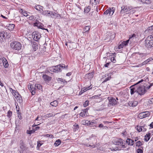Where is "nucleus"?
I'll return each instance as SVG.
<instances>
[{
  "label": "nucleus",
  "mask_w": 153,
  "mask_h": 153,
  "mask_svg": "<svg viewBox=\"0 0 153 153\" xmlns=\"http://www.w3.org/2000/svg\"><path fill=\"white\" fill-rule=\"evenodd\" d=\"M113 143L115 145L119 146L115 148H112V150L116 151L120 150L121 148H125L126 146L125 145H123V140L120 139H117L113 141Z\"/></svg>",
  "instance_id": "nucleus-1"
},
{
  "label": "nucleus",
  "mask_w": 153,
  "mask_h": 153,
  "mask_svg": "<svg viewBox=\"0 0 153 153\" xmlns=\"http://www.w3.org/2000/svg\"><path fill=\"white\" fill-rule=\"evenodd\" d=\"M68 67V65L65 66L64 64H60L51 68L50 71L51 72L57 73L61 71L62 69H67Z\"/></svg>",
  "instance_id": "nucleus-2"
},
{
  "label": "nucleus",
  "mask_w": 153,
  "mask_h": 153,
  "mask_svg": "<svg viewBox=\"0 0 153 153\" xmlns=\"http://www.w3.org/2000/svg\"><path fill=\"white\" fill-rule=\"evenodd\" d=\"M145 44L147 48H153V34L146 37L145 40Z\"/></svg>",
  "instance_id": "nucleus-3"
},
{
  "label": "nucleus",
  "mask_w": 153,
  "mask_h": 153,
  "mask_svg": "<svg viewBox=\"0 0 153 153\" xmlns=\"http://www.w3.org/2000/svg\"><path fill=\"white\" fill-rule=\"evenodd\" d=\"M35 87H33V85H32L30 84L28 85V88L29 90L31 92L32 95H34L36 93V90L38 89L39 90H41L42 89V87L41 85L36 84L35 85Z\"/></svg>",
  "instance_id": "nucleus-4"
},
{
  "label": "nucleus",
  "mask_w": 153,
  "mask_h": 153,
  "mask_svg": "<svg viewBox=\"0 0 153 153\" xmlns=\"http://www.w3.org/2000/svg\"><path fill=\"white\" fill-rule=\"evenodd\" d=\"M10 46L12 49L17 51H19L22 48L21 44L17 41H14L11 42Z\"/></svg>",
  "instance_id": "nucleus-5"
},
{
  "label": "nucleus",
  "mask_w": 153,
  "mask_h": 153,
  "mask_svg": "<svg viewBox=\"0 0 153 153\" xmlns=\"http://www.w3.org/2000/svg\"><path fill=\"white\" fill-rule=\"evenodd\" d=\"M143 79H142L140 81H138L136 83L134 84V85H132L130 86V93L131 95L135 93H137V84H139L140 83L143 82Z\"/></svg>",
  "instance_id": "nucleus-6"
},
{
  "label": "nucleus",
  "mask_w": 153,
  "mask_h": 153,
  "mask_svg": "<svg viewBox=\"0 0 153 153\" xmlns=\"http://www.w3.org/2000/svg\"><path fill=\"white\" fill-rule=\"evenodd\" d=\"M137 93L140 95H143L146 92L145 86L139 84L137 85Z\"/></svg>",
  "instance_id": "nucleus-7"
},
{
  "label": "nucleus",
  "mask_w": 153,
  "mask_h": 153,
  "mask_svg": "<svg viewBox=\"0 0 153 153\" xmlns=\"http://www.w3.org/2000/svg\"><path fill=\"white\" fill-rule=\"evenodd\" d=\"M11 89L12 90V93L14 95V96L17 99V101L20 103L22 102V100L19 93L15 90H13L12 88H11Z\"/></svg>",
  "instance_id": "nucleus-8"
},
{
  "label": "nucleus",
  "mask_w": 153,
  "mask_h": 153,
  "mask_svg": "<svg viewBox=\"0 0 153 153\" xmlns=\"http://www.w3.org/2000/svg\"><path fill=\"white\" fill-rule=\"evenodd\" d=\"M150 114V112L148 111L142 112L139 114L138 117L140 119H142L149 117Z\"/></svg>",
  "instance_id": "nucleus-9"
},
{
  "label": "nucleus",
  "mask_w": 153,
  "mask_h": 153,
  "mask_svg": "<svg viewBox=\"0 0 153 153\" xmlns=\"http://www.w3.org/2000/svg\"><path fill=\"white\" fill-rule=\"evenodd\" d=\"M115 8L113 7L111 8H109L107 9L104 13V15L109 14L110 16H111L114 12Z\"/></svg>",
  "instance_id": "nucleus-10"
},
{
  "label": "nucleus",
  "mask_w": 153,
  "mask_h": 153,
  "mask_svg": "<svg viewBox=\"0 0 153 153\" xmlns=\"http://www.w3.org/2000/svg\"><path fill=\"white\" fill-rule=\"evenodd\" d=\"M108 99L110 105L113 106L117 104V102L114 98L111 97H109L108 98Z\"/></svg>",
  "instance_id": "nucleus-11"
},
{
  "label": "nucleus",
  "mask_w": 153,
  "mask_h": 153,
  "mask_svg": "<svg viewBox=\"0 0 153 153\" xmlns=\"http://www.w3.org/2000/svg\"><path fill=\"white\" fill-rule=\"evenodd\" d=\"M132 9V7L131 6H123L121 7V10L120 11V13H123L128 12Z\"/></svg>",
  "instance_id": "nucleus-12"
},
{
  "label": "nucleus",
  "mask_w": 153,
  "mask_h": 153,
  "mask_svg": "<svg viewBox=\"0 0 153 153\" xmlns=\"http://www.w3.org/2000/svg\"><path fill=\"white\" fill-rule=\"evenodd\" d=\"M32 36L33 39L36 41H38L40 38V34L38 32L35 31L33 33Z\"/></svg>",
  "instance_id": "nucleus-13"
},
{
  "label": "nucleus",
  "mask_w": 153,
  "mask_h": 153,
  "mask_svg": "<svg viewBox=\"0 0 153 153\" xmlns=\"http://www.w3.org/2000/svg\"><path fill=\"white\" fill-rule=\"evenodd\" d=\"M136 35L135 34H133L131 36L129 37V39L126 40L128 41V43L130 41V43H133L136 42L137 41V38L136 37Z\"/></svg>",
  "instance_id": "nucleus-14"
},
{
  "label": "nucleus",
  "mask_w": 153,
  "mask_h": 153,
  "mask_svg": "<svg viewBox=\"0 0 153 153\" xmlns=\"http://www.w3.org/2000/svg\"><path fill=\"white\" fill-rule=\"evenodd\" d=\"M113 74L112 73H109L106 74L105 75L103 76V78H105V80L103 81V82H105L107 81L110 80L111 78V76Z\"/></svg>",
  "instance_id": "nucleus-15"
},
{
  "label": "nucleus",
  "mask_w": 153,
  "mask_h": 153,
  "mask_svg": "<svg viewBox=\"0 0 153 153\" xmlns=\"http://www.w3.org/2000/svg\"><path fill=\"white\" fill-rule=\"evenodd\" d=\"M44 81L46 83H48L51 80L52 78L46 74H43L42 76Z\"/></svg>",
  "instance_id": "nucleus-16"
},
{
  "label": "nucleus",
  "mask_w": 153,
  "mask_h": 153,
  "mask_svg": "<svg viewBox=\"0 0 153 153\" xmlns=\"http://www.w3.org/2000/svg\"><path fill=\"white\" fill-rule=\"evenodd\" d=\"M7 33L6 31L0 32V42H1L3 41V39H5L7 36Z\"/></svg>",
  "instance_id": "nucleus-17"
},
{
  "label": "nucleus",
  "mask_w": 153,
  "mask_h": 153,
  "mask_svg": "<svg viewBox=\"0 0 153 153\" xmlns=\"http://www.w3.org/2000/svg\"><path fill=\"white\" fill-rule=\"evenodd\" d=\"M128 41H124L122 42L118 46V48L120 49L123 48L125 46H126L128 45Z\"/></svg>",
  "instance_id": "nucleus-18"
},
{
  "label": "nucleus",
  "mask_w": 153,
  "mask_h": 153,
  "mask_svg": "<svg viewBox=\"0 0 153 153\" xmlns=\"http://www.w3.org/2000/svg\"><path fill=\"white\" fill-rule=\"evenodd\" d=\"M32 47L33 50L34 51H36V50L37 49L38 47V44L36 42H32Z\"/></svg>",
  "instance_id": "nucleus-19"
},
{
  "label": "nucleus",
  "mask_w": 153,
  "mask_h": 153,
  "mask_svg": "<svg viewBox=\"0 0 153 153\" xmlns=\"http://www.w3.org/2000/svg\"><path fill=\"white\" fill-rule=\"evenodd\" d=\"M138 104L137 101H133L130 102L128 103L129 105L130 106L135 107Z\"/></svg>",
  "instance_id": "nucleus-20"
},
{
  "label": "nucleus",
  "mask_w": 153,
  "mask_h": 153,
  "mask_svg": "<svg viewBox=\"0 0 153 153\" xmlns=\"http://www.w3.org/2000/svg\"><path fill=\"white\" fill-rule=\"evenodd\" d=\"M95 124V123L94 122L89 121L87 120H85L84 125L91 126L94 125Z\"/></svg>",
  "instance_id": "nucleus-21"
},
{
  "label": "nucleus",
  "mask_w": 153,
  "mask_h": 153,
  "mask_svg": "<svg viewBox=\"0 0 153 153\" xmlns=\"http://www.w3.org/2000/svg\"><path fill=\"white\" fill-rule=\"evenodd\" d=\"M58 83H63L64 84H66L67 83V82L64 79L61 78H58L56 79Z\"/></svg>",
  "instance_id": "nucleus-22"
},
{
  "label": "nucleus",
  "mask_w": 153,
  "mask_h": 153,
  "mask_svg": "<svg viewBox=\"0 0 153 153\" xmlns=\"http://www.w3.org/2000/svg\"><path fill=\"white\" fill-rule=\"evenodd\" d=\"M126 142L128 145L132 146L134 143V141L131 139L128 138L126 140Z\"/></svg>",
  "instance_id": "nucleus-23"
},
{
  "label": "nucleus",
  "mask_w": 153,
  "mask_h": 153,
  "mask_svg": "<svg viewBox=\"0 0 153 153\" xmlns=\"http://www.w3.org/2000/svg\"><path fill=\"white\" fill-rule=\"evenodd\" d=\"M3 61L2 62H3V64L4 67L5 68H7L8 67L9 64L8 63L6 59L4 58L3 59Z\"/></svg>",
  "instance_id": "nucleus-24"
},
{
  "label": "nucleus",
  "mask_w": 153,
  "mask_h": 153,
  "mask_svg": "<svg viewBox=\"0 0 153 153\" xmlns=\"http://www.w3.org/2000/svg\"><path fill=\"white\" fill-rule=\"evenodd\" d=\"M99 3V0H90V4L92 5H97Z\"/></svg>",
  "instance_id": "nucleus-25"
},
{
  "label": "nucleus",
  "mask_w": 153,
  "mask_h": 153,
  "mask_svg": "<svg viewBox=\"0 0 153 153\" xmlns=\"http://www.w3.org/2000/svg\"><path fill=\"white\" fill-rule=\"evenodd\" d=\"M20 148L22 150H25V145L22 140H21L20 141Z\"/></svg>",
  "instance_id": "nucleus-26"
},
{
  "label": "nucleus",
  "mask_w": 153,
  "mask_h": 153,
  "mask_svg": "<svg viewBox=\"0 0 153 153\" xmlns=\"http://www.w3.org/2000/svg\"><path fill=\"white\" fill-rule=\"evenodd\" d=\"M34 8L37 10L41 11L42 10L43 7L39 5H35L34 6Z\"/></svg>",
  "instance_id": "nucleus-27"
},
{
  "label": "nucleus",
  "mask_w": 153,
  "mask_h": 153,
  "mask_svg": "<svg viewBox=\"0 0 153 153\" xmlns=\"http://www.w3.org/2000/svg\"><path fill=\"white\" fill-rule=\"evenodd\" d=\"M108 36L107 37V39H109L108 41H110L111 40L113 39L115 37V35L114 34H113L111 35L108 34Z\"/></svg>",
  "instance_id": "nucleus-28"
},
{
  "label": "nucleus",
  "mask_w": 153,
  "mask_h": 153,
  "mask_svg": "<svg viewBox=\"0 0 153 153\" xmlns=\"http://www.w3.org/2000/svg\"><path fill=\"white\" fill-rule=\"evenodd\" d=\"M19 11L25 16H28L27 14L28 12L26 11L23 10L22 9H21Z\"/></svg>",
  "instance_id": "nucleus-29"
},
{
  "label": "nucleus",
  "mask_w": 153,
  "mask_h": 153,
  "mask_svg": "<svg viewBox=\"0 0 153 153\" xmlns=\"http://www.w3.org/2000/svg\"><path fill=\"white\" fill-rule=\"evenodd\" d=\"M148 62H149L148 61V60H146L143 62L141 64L138 65L137 66H136V67H141L144 65H146Z\"/></svg>",
  "instance_id": "nucleus-30"
},
{
  "label": "nucleus",
  "mask_w": 153,
  "mask_h": 153,
  "mask_svg": "<svg viewBox=\"0 0 153 153\" xmlns=\"http://www.w3.org/2000/svg\"><path fill=\"white\" fill-rule=\"evenodd\" d=\"M90 28V27L89 26H86L83 29V33L88 32Z\"/></svg>",
  "instance_id": "nucleus-31"
},
{
  "label": "nucleus",
  "mask_w": 153,
  "mask_h": 153,
  "mask_svg": "<svg viewBox=\"0 0 153 153\" xmlns=\"http://www.w3.org/2000/svg\"><path fill=\"white\" fill-rule=\"evenodd\" d=\"M50 104L52 106L56 107L58 105V102L56 100H54L51 102Z\"/></svg>",
  "instance_id": "nucleus-32"
},
{
  "label": "nucleus",
  "mask_w": 153,
  "mask_h": 153,
  "mask_svg": "<svg viewBox=\"0 0 153 153\" xmlns=\"http://www.w3.org/2000/svg\"><path fill=\"white\" fill-rule=\"evenodd\" d=\"M150 133L147 134L145 136V140L146 141H148L150 138Z\"/></svg>",
  "instance_id": "nucleus-33"
},
{
  "label": "nucleus",
  "mask_w": 153,
  "mask_h": 153,
  "mask_svg": "<svg viewBox=\"0 0 153 153\" xmlns=\"http://www.w3.org/2000/svg\"><path fill=\"white\" fill-rule=\"evenodd\" d=\"M147 30L150 33L153 34V25L149 27Z\"/></svg>",
  "instance_id": "nucleus-34"
},
{
  "label": "nucleus",
  "mask_w": 153,
  "mask_h": 153,
  "mask_svg": "<svg viewBox=\"0 0 153 153\" xmlns=\"http://www.w3.org/2000/svg\"><path fill=\"white\" fill-rule=\"evenodd\" d=\"M143 147L141 146L140 147V148H139L137 150V153H143Z\"/></svg>",
  "instance_id": "nucleus-35"
},
{
  "label": "nucleus",
  "mask_w": 153,
  "mask_h": 153,
  "mask_svg": "<svg viewBox=\"0 0 153 153\" xmlns=\"http://www.w3.org/2000/svg\"><path fill=\"white\" fill-rule=\"evenodd\" d=\"M51 11L49 10H45L43 12V14L47 16H49L50 14Z\"/></svg>",
  "instance_id": "nucleus-36"
},
{
  "label": "nucleus",
  "mask_w": 153,
  "mask_h": 153,
  "mask_svg": "<svg viewBox=\"0 0 153 153\" xmlns=\"http://www.w3.org/2000/svg\"><path fill=\"white\" fill-rule=\"evenodd\" d=\"M101 96L100 94H98L97 95H95L94 96H93L90 98V99L93 100L94 99H97L98 98L100 97Z\"/></svg>",
  "instance_id": "nucleus-37"
},
{
  "label": "nucleus",
  "mask_w": 153,
  "mask_h": 153,
  "mask_svg": "<svg viewBox=\"0 0 153 153\" xmlns=\"http://www.w3.org/2000/svg\"><path fill=\"white\" fill-rule=\"evenodd\" d=\"M55 115H53L51 113H49L45 115L44 116V117L45 118H48L54 116Z\"/></svg>",
  "instance_id": "nucleus-38"
},
{
  "label": "nucleus",
  "mask_w": 153,
  "mask_h": 153,
  "mask_svg": "<svg viewBox=\"0 0 153 153\" xmlns=\"http://www.w3.org/2000/svg\"><path fill=\"white\" fill-rule=\"evenodd\" d=\"M61 142V140L60 139H58L54 143V145L55 146H57L59 145Z\"/></svg>",
  "instance_id": "nucleus-39"
},
{
  "label": "nucleus",
  "mask_w": 153,
  "mask_h": 153,
  "mask_svg": "<svg viewBox=\"0 0 153 153\" xmlns=\"http://www.w3.org/2000/svg\"><path fill=\"white\" fill-rule=\"evenodd\" d=\"M91 10V7L90 6H88L84 10V12L85 13H88Z\"/></svg>",
  "instance_id": "nucleus-40"
},
{
  "label": "nucleus",
  "mask_w": 153,
  "mask_h": 153,
  "mask_svg": "<svg viewBox=\"0 0 153 153\" xmlns=\"http://www.w3.org/2000/svg\"><path fill=\"white\" fill-rule=\"evenodd\" d=\"M74 131H77L78 130L79 128V125L77 124H75L74 125Z\"/></svg>",
  "instance_id": "nucleus-41"
},
{
  "label": "nucleus",
  "mask_w": 153,
  "mask_h": 153,
  "mask_svg": "<svg viewBox=\"0 0 153 153\" xmlns=\"http://www.w3.org/2000/svg\"><path fill=\"white\" fill-rule=\"evenodd\" d=\"M153 85L152 84L149 83L148 84H147L146 86H145V89H149L151 87H152Z\"/></svg>",
  "instance_id": "nucleus-42"
},
{
  "label": "nucleus",
  "mask_w": 153,
  "mask_h": 153,
  "mask_svg": "<svg viewBox=\"0 0 153 153\" xmlns=\"http://www.w3.org/2000/svg\"><path fill=\"white\" fill-rule=\"evenodd\" d=\"M35 131V130H34L33 129L32 130H27L26 131V133L27 134L30 135L31 134H32Z\"/></svg>",
  "instance_id": "nucleus-43"
},
{
  "label": "nucleus",
  "mask_w": 153,
  "mask_h": 153,
  "mask_svg": "<svg viewBox=\"0 0 153 153\" xmlns=\"http://www.w3.org/2000/svg\"><path fill=\"white\" fill-rule=\"evenodd\" d=\"M142 145V143L140 141H138L136 143V146L138 147H141L140 146Z\"/></svg>",
  "instance_id": "nucleus-44"
},
{
  "label": "nucleus",
  "mask_w": 153,
  "mask_h": 153,
  "mask_svg": "<svg viewBox=\"0 0 153 153\" xmlns=\"http://www.w3.org/2000/svg\"><path fill=\"white\" fill-rule=\"evenodd\" d=\"M12 111L9 110L7 113V116L8 117L10 118L12 116Z\"/></svg>",
  "instance_id": "nucleus-45"
},
{
  "label": "nucleus",
  "mask_w": 153,
  "mask_h": 153,
  "mask_svg": "<svg viewBox=\"0 0 153 153\" xmlns=\"http://www.w3.org/2000/svg\"><path fill=\"white\" fill-rule=\"evenodd\" d=\"M143 126H137V130L139 132H141L143 131Z\"/></svg>",
  "instance_id": "nucleus-46"
},
{
  "label": "nucleus",
  "mask_w": 153,
  "mask_h": 153,
  "mask_svg": "<svg viewBox=\"0 0 153 153\" xmlns=\"http://www.w3.org/2000/svg\"><path fill=\"white\" fill-rule=\"evenodd\" d=\"M42 144L40 143V141L39 140H38L37 141V148L38 149H39V147L41 146Z\"/></svg>",
  "instance_id": "nucleus-47"
},
{
  "label": "nucleus",
  "mask_w": 153,
  "mask_h": 153,
  "mask_svg": "<svg viewBox=\"0 0 153 153\" xmlns=\"http://www.w3.org/2000/svg\"><path fill=\"white\" fill-rule=\"evenodd\" d=\"M56 14V13H55L51 11L50 14L49 16H51V17H53V16H55Z\"/></svg>",
  "instance_id": "nucleus-48"
},
{
  "label": "nucleus",
  "mask_w": 153,
  "mask_h": 153,
  "mask_svg": "<svg viewBox=\"0 0 153 153\" xmlns=\"http://www.w3.org/2000/svg\"><path fill=\"white\" fill-rule=\"evenodd\" d=\"M88 109L89 108H88L85 109H84L82 110L83 111H84V112L85 113V114H86V116H88Z\"/></svg>",
  "instance_id": "nucleus-49"
},
{
  "label": "nucleus",
  "mask_w": 153,
  "mask_h": 153,
  "mask_svg": "<svg viewBox=\"0 0 153 153\" xmlns=\"http://www.w3.org/2000/svg\"><path fill=\"white\" fill-rule=\"evenodd\" d=\"M89 101L88 100H86L83 104V106L84 107H86L88 105Z\"/></svg>",
  "instance_id": "nucleus-50"
},
{
  "label": "nucleus",
  "mask_w": 153,
  "mask_h": 153,
  "mask_svg": "<svg viewBox=\"0 0 153 153\" xmlns=\"http://www.w3.org/2000/svg\"><path fill=\"white\" fill-rule=\"evenodd\" d=\"M79 115L82 117H83V116H86V114H85L82 110L81 111V112L79 114Z\"/></svg>",
  "instance_id": "nucleus-51"
},
{
  "label": "nucleus",
  "mask_w": 153,
  "mask_h": 153,
  "mask_svg": "<svg viewBox=\"0 0 153 153\" xmlns=\"http://www.w3.org/2000/svg\"><path fill=\"white\" fill-rule=\"evenodd\" d=\"M28 19L30 20H35V17L33 16H31L28 17Z\"/></svg>",
  "instance_id": "nucleus-52"
},
{
  "label": "nucleus",
  "mask_w": 153,
  "mask_h": 153,
  "mask_svg": "<svg viewBox=\"0 0 153 153\" xmlns=\"http://www.w3.org/2000/svg\"><path fill=\"white\" fill-rule=\"evenodd\" d=\"M81 92L82 93H83L86 91H87V89H86V88L85 87H84L83 88H82L81 89Z\"/></svg>",
  "instance_id": "nucleus-53"
},
{
  "label": "nucleus",
  "mask_w": 153,
  "mask_h": 153,
  "mask_svg": "<svg viewBox=\"0 0 153 153\" xmlns=\"http://www.w3.org/2000/svg\"><path fill=\"white\" fill-rule=\"evenodd\" d=\"M45 136L47 137H50L51 138H53L54 137L53 135L52 134H46Z\"/></svg>",
  "instance_id": "nucleus-54"
},
{
  "label": "nucleus",
  "mask_w": 153,
  "mask_h": 153,
  "mask_svg": "<svg viewBox=\"0 0 153 153\" xmlns=\"http://www.w3.org/2000/svg\"><path fill=\"white\" fill-rule=\"evenodd\" d=\"M103 127H104L105 128H108V127L106 126H104L103 125L102 123L100 124L98 126V127L100 128H103Z\"/></svg>",
  "instance_id": "nucleus-55"
},
{
  "label": "nucleus",
  "mask_w": 153,
  "mask_h": 153,
  "mask_svg": "<svg viewBox=\"0 0 153 153\" xmlns=\"http://www.w3.org/2000/svg\"><path fill=\"white\" fill-rule=\"evenodd\" d=\"M4 58L1 55H0V63H1L2 61H3V59Z\"/></svg>",
  "instance_id": "nucleus-56"
},
{
  "label": "nucleus",
  "mask_w": 153,
  "mask_h": 153,
  "mask_svg": "<svg viewBox=\"0 0 153 153\" xmlns=\"http://www.w3.org/2000/svg\"><path fill=\"white\" fill-rule=\"evenodd\" d=\"M111 61L113 63H115L116 60L114 57H112L111 59Z\"/></svg>",
  "instance_id": "nucleus-57"
},
{
  "label": "nucleus",
  "mask_w": 153,
  "mask_h": 153,
  "mask_svg": "<svg viewBox=\"0 0 153 153\" xmlns=\"http://www.w3.org/2000/svg\"><path fill=\"white\" fill-rule=\"evenodd\" d=\"M103 123L105 124L106 125L108 124L109 123H111L112 122H108L107 121H103Z\"/></svg>",
  "instance_id": "nucleus-58"
},
{
  "label": "nucleus",
  "mask_w": 153,
  "mask_h": 153,
  "mask_svg": "<svg viewBox=\"0 0 153 153\" xmlns=\"http://www.w3.org/2000/svg\"><path fill=\"white\" fill-rule=\"evenodd\" d=\"M153 59V57H150L149 59H147V60H148V62H149L150 61H152Z\"/></svg>",
  "instance_id": "nucleus-59"
},
{
  "label": "nucleus",
  "mask_w": 153,
  "mask_h": 153,
  "mask_svg": "<svg viewBox=\"0 0 153 153\" xmlns=\"http://www.w3.org/2000/svg\"><path fill=\"white\" fill-rule=\"evenodd\" d=\"M39 118V116H38L35 120V123L38 124L39 123H36V121H38V118Z\"/></svg>",
  "instance_id": "nucleus-60"
},
{
  "label": "nucleus",
  "mask_w": 153,
  "mask_h": 153,
  "mask_svg": "<svg viewBox=\"0 0 153 153\" xmlns=\"http://www.w3.org/2000/svg\"><path fill=\"white\" fill-rule=\"evenodd\" d=\"M110 62H107L106 64H105L104 65V66L106 67H108L109 65Z\"/></svg>",
  "instance_id": "nucleus-61"
},
{
  "label": "nucleus",
  "mask_w": 153,
  "mask_h": 153,
  "mask_svg": "<svg viewBox=\"0 0 153 153\" xmlns=\"http://www.w3.org/2000/svg\"><path fill=\"white\" fill-rule=\"evenodd\" d=\"M85 88H86L87 91L89 89H91L92 88V87H91V85H90L89 86H88L87 87H85Z\"/></svg>",
  "instance_id": "nucleus-62"
},
{
  "label": "nucleus",
  "mask_w": 153,
  "mask_h": 153,
  "mask_svg": "<svg viewBox=\"0 0 153 153\" xmlns=\"http://www.w3.org/2000/svg\"><path fill=\"white\" fill-rule=\"evenodd\" d=\"M149 126L151 128H153V122L150 124Z\"/></svg>",
  "instance_id": "nucleus-63"
},
{
  "label": "nucleus",
  "mask_w": 153,
  "mask_h": 153,
  "mask_svg": "<svg viewBox=\"0 0 153 153\" xmlns=\"http://www.w3.org/2000/svg\"><path fill=\"white\" fill-rule=\"evenodd\" d=\"M150 102L151 103H153V98H152L150 99Z\"/></svg>",
  "instance_id": "nucleus-64"
}]
</instances>
